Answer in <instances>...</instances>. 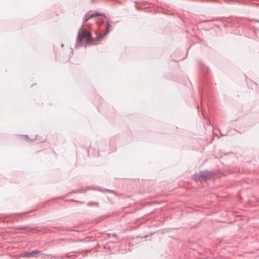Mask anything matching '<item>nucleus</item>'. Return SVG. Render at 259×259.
<instances>
[{
    "mask_svg": "<svg viewBox=\"0 0 259 259\" xmlns=\"http://www.w3.org/2000/svg\"><path fill=\"white\" fill-rule=\"evenodd\" d=\"M38 253H40V251L37 250H33L30 252H25L21 256L24 257L29 258L33 257L35 254Z\"/></svg>",
    "mask_w": 259,
    "mask_h": 259,
    "instance_id": "3",
    "label": "nucleus"
},
{
    "mask_svg": "<svg viewBox=\"0 0 259 259\" xmlns=\"http://www.w3.org/2000/svg\"><path fill=\"white\" fill-rule=\"evenodd\" d=\"M91 36V32L83 29V26H82L78 33L76 44H80L82 41V38H88V42L89 44H92L93 42L97 41L96 37L94 38Z\"/></svg>",
    "mask_w": 259,
    "mask_h": 259,
    "instance_id": "1",
    "label": "nucleus"
},
{
    "mask_svg": "<svg viewBox=\"0 0 259 259\" xmlns=\"http://www.w3.org/2000/svg\"><path fill=\"white\" fill-rule=\"evenodd\" d=\"M110 26L109 23L108 22H107L105 32L101 35L96 36V40L99 41V40H101L104 37V36H105L107 34H108L109 33Z\"/></svg>",
    "mask_w": 259,
    "mask_h": 259,
    "instance_id": "5",
    "label": "nucleus"
},
{
    "mask_svg": "<svg viewBox=\"0 0 259 259\" xmlns=\"http://www.w3.org/2000/svg\"><path fill=\"white\" fill-rule=\"evenodd\" d=\"M26 229L25 228H20V229L24 230V229Z\"/></svg>",
    "mask_w": 259,
    "mask_h": 259,
    "instance_id": "9",
    "label": "nucleus"
},
{
    "mask_svg": "<svg viewBox=\"0 0 259 259\" xmlns=\"http://www.w3.org/2000/svg\"><path fill=\"white\" fill-rule=\"evenodd\" d=\"M212 176V173L208 171H201L198 175V179L201 182L206 181L209 179Z\"/></svg>",
    "mask_w": 259,
    "mask_h": 259,
    "instance_id": "2",
    "label": "nucleus"
},
{
    "mask_svg": "<svg viewBox=\"0 0 259 259\" xmlns=\"http://www.w3.org/2000/svg\"><path fill=\"white\" fill-rule=\"evenodd\" d=\"M103 191H105V192H109V193H113V194L115 193L114 191L113 190H109V189H105Z\"/></svg>",
    "mask_w": 259,
    "mask_h": 259,
    "instance_id": "7",
    "label": "nucleus"
},
{
    "mask_svg": "<svg viewBox=\"0 0 259 259\" xmlns=\"http://www.w3.org/2000/svg\"><path fill=\"white\" fill-rule=\"evenodd\" d=\"M40 254V256L42 258H46V257H51V255L50 254H45V253H41L40 252V253H39Z\"/></svg>",
    "mask_w": 259,
    "mask_h": 259,
    "instance_id": "6",
    "label": "nucleus"
},
{
    "mask_svg": "<svg viewBox=\"0 0 259 259\" xmlns=\"http://www.w3.org/2000/svg\"><path fill=\"white\" fill-rule=\"evenodd\" d=\"M98 16H103V14H100L99 12L93 13L90 15L87 14L84 18V22H87L92 18Z\"/></svg>",
    "mask_w": 259,
    "mask_h": 259,
    "instance_id": "4",
    "label": "nucleus"
},
{
    "mask_svg": "<svg viewBox=\"0 0 259 259\" xmlns=\"http://www.w3.org/2000/svg\"><path fill=\"white\" fill-rule=\"evenodd\" d=\"M63 46H64V45L62 44L61 45V47H63Z\"/></svg>",
    "mask_w": 259,
    "mask_h": 259,
    "instance_id": "10",
    "label": "nucleus"
},
{
    "mask_svg": "<svg viewBox=\"0 0 259 259\" xmlns=\"http://www.w3.org/2000/svg\"><path fill=\"white\" fill-rule=\"evenodd\" d=\"M97 203H96V202H89L88 203V205H95V204H97Z\"/></svg>",
    "mask_w": 259,
    "mask_h": 259,
    "instance_id": "8",
    "label": "nucleus"
}]
</instances>
